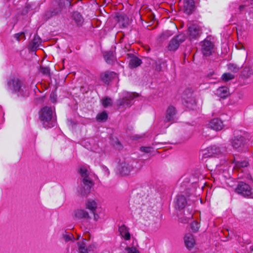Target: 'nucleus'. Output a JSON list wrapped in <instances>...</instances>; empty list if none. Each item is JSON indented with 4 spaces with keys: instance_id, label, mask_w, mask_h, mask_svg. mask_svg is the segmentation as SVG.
<instances>
[{
    "instance_id": "1",
    "label": "nucleus",
    "mask_w": 253,
    "mask_h": 253,
    "mask_svg": "<svg viewBox=\"0 0 253 253\" xmlns=\"http://www.w3.org/2000/svg\"><path fill=\"white\" fill-rule=\"evenodd\" d=\"M8 89L13 93H18V95L27 96L29 94L28 88L24 83L16 77H12L7 80Z\"/></svg>"
},
{
    "instance_id": "2",
    "label": "nucleus",
    "mask_w": 253,
    "mask_h": 253,
    "mask_svg": "<svg viewBox=\"0 0 253 253\" xmlns=\"http://www.w3.org/2000/svg\"><path fill=\"white\" fill-rule=\"evenodd\" d=\"M39 118L44 128H51L56 125V120L51 107L45 106L39 112Z\"/></svg>"
},
{
    "instance_id": "3",
    "label": "nucleus",
    "mask_w": 253,
    "mask_h": 253,
    "mask_svg": "<svg viewBox=\"0 0 253 253\" xmlns=\"http://www.w3.org/2000/svg\"><path fill=\"white\" fill-rule=\"evenodd\" d=\"M78 172L81 176V182L84 188L86 189L92 188L94 185V180L96 179V176L94 174L90 173L86 167L84 166L80 167Z\"/></svg>"
},
{
    "instance_id": "4",
    "label": "nucleus",
    "mask_w": 253,
    "mask_h": 253,
    "mask_svg": "<svg viewBox=\"0 0 253 253\" xmlns=\"http://www.w3.org/2000/svg\"><path fill=\"white\" fill-rule=\"evenodd\" d=\"M80 194L82 197L87 198L85 203L86 208L94 213L97 208L98 205L94 200L91 199L92 194L91 193L90 191H81Z\"/></svg>"
},
{
    "instance_id": "5",
    "label": "nucleus",
    "mask_w": 253,
    "mask_h": 253,
    "mask_svg": "<svg viewBox=\"0 0 253 253\" xmlns=\"http://www.w3.org/2000/svg\"><path fill=\"white\" fill-rule=\"evenodd\" d=\"M186 40V37L184 34H181L174 37L169 42L168 49L169 51H175L179 47L180 43Z\"/></svg>"
},
{
    "instance_id": "6",
    "label": "nucleus",
    "mask_w": 253,
    "mask_h": 253,
    "mask_svg": "<svg viewBox=\"0 0 253 253\" xmlns=\"http://www.w3.org/2000/svg\"><path fill=\"white\" fill-rule=\"evenodd\" d=\"M137 96L135 93H128L122 98L117 100V105L119 107H130L133 99Z\"/></svg>"
},
{
    "instance_id": "7",
    "label": "nucleus",
    "mask_w": 253,
    "mask_h": 253,
    "mask_svg": "<svg viewBox=\"0 0 253 253\" xmlns=\"http://www.w3.org/2000/svg\"><path fill=\"white\" fill-rule=\"evenodd\" d=\"M246 141L243 136L237 135L231 139V144L234 149L240 150L244 147Z\"/></svg>"
},
{
    "instance_id": "8",
    "label": "nucleus",
    "mask_w": 253,
    "mask_h": 253,
    "mask_svg": "<svg viewBox=\"0 0 253 253\" xmlns=\"http://www.w3.org/2000/svg\"><path fill=\"white\" fill-rule=\"evenodd\" d=\"M213 50V43L209 40H205L202 44V51L205 56L210 55Z\"/></svg>"
},
{
    "instance_id": "9",
    "label": "nucleus",
    "mask_w": 253,
    "mask_h": 253,
    "mask_svg": "<svg viewBox=\"0 0 253 253\" xmlns=\"http://www.w3.org/2000/svg\"><path fill=\"white\" fill-rule=\"evenodd\" d=\"M176 112V110L174 106L172 105L169 106L166 111V121L171 123L174 122Z\"/></svg>"
},
{
    "instance_id": "10",
    "label": "nucleus",
    "mask_w": 253,
    "mask_h": 253,
    "mask_svg": "<svg viewBox=\"0 0 253 253\" xmlns=\"http://www.w3.org/2000/svg\"><path fill=\"white\" fill-rule=\"evenodd\" d=\"M101 80L105 84H108L109 83L116 77V74L112 71H106L100 74Z\"/></svg>"
},
{
    "instance_id": "11",
    "label": "nucleus",
    "mask_w": 253,
    "mask_h": 253,
    "mask_svg": "<svg viewBox=\"0 0 253 253\" xmlns=\"http://www.w3.org/2000/svg\"><path fill=\"white\" fill-rule=\"evenodd\" d=\"M175 207L179 209H183L187 204L186 199L182 193L177 195L175 201Z\"/></svg>"
},
{
    "instance_id": "12",
    "label": "nucleus",
    "mask_w": 253,
    "mask_h": 253,
    "mask_svg": "<svg viewBox=\"0 0 253 253\" xmlns=\"http://www.w3.org/2000/svg\"><path fill=\"white\" fill-rule=\"evenodd\" d=\"M209 126L212 129L219 131L222 129L223 124L222 121L218 118H214L211 121Z\"/></svg>"
},
{
    "instance_id": "13",
    "label": "nucleus",
    "mask_w": 253,
    "mask_h": 253,
    "mask_svg": "<svg viewBox=\"0 0 253 253\" xmlns=\"http://www.w3.org/2000/svg\"><path fill=\"white\" fill-rule=\"evenodd\" d=\"M195 9V1L194 0H185L184 1V12L188 14H191Z\"/></svg>"
},
{
    "instance_id": "14",
    "label": "nucleus",
    "mask_w": 253,
    "mask_h": 253,
    "mask_svg": "<svg viewBox=\"0 0 253 253\" xmlns=\"http://www.w3.org/2000/svg\"><path fill=\"white\" fill-rule=\"evenodd\" d=\"M200 28L196 25H192L188 28V32L191 39H196L200 36Z\"/></svg>"
},
{
    "instance_id": "15",
    "label": "nucleus",
    "mask_w": 253,
    "mask_h": 253,
    "mask_svg": "<svg viewBox=\"0 0 253 253\" xmlns=\"http://www.w3.org/2000/svg\"><path fill=\"white\" fill-rule=\"evenodd\" d=\"M184 243L186 248L191 250L195 244V240L193 235L190 233L186 234L184 237Z\"/></svg>"
},
{
    "instance_id": "16",
    "label": "nucleus",
    "mask_w": 253,
    "mask_h": 253,
    "mask_svg": "<svg viewBox=\"0 0 253 253\" xmlns=\"http://www.w3.org/2000/svg\"><path fill=\"white\" fill-rule=\"evenodd\" d=\"M132 169V166L126 163H122L119 168L120 172L122 175H126L128 174Z\"/></svg>"
},
{
    "instance_id": "17",
    "label": "nucleus",
    "mask_w": 253,
    "mask_h": 253,
    "mask_svg": "<svg viewBox=\"0 0 253 253\" xmlns=\"http://www.w3.org/2000/svg\"><path fill=\"white\" fill-rule=\"evenodd\" d=\"M119 231L120 235L125 240H129L130 239V234L129 231V228L126 225H122L119 227Z\"/></svg>"
},
{
    "instance_id": "18",
    "label": "nucleus",
    "mask_w": 253,
    "mask_h": 253,
    "mask_svg": "<svg viewBox=\"0 0 253 253\" xmlns=\"http://www.w3.org/2000/svg\"><path fill=\"white\" fill-rule=\"evenodd\" d=\"M142 60L134 55H130V60L129 61V67L131 69L137 67L142 64Z\"/></svg>"
},
{
    "instance_id": "19",
    "label": "nucleus",
    "mask_w": 253,
    "mask_h": 253,
    "mask_svg": "<svg viewBox=\"0 0 253 253\" xmlns=\"http://www.w3.org/2000/svg\"><path fill=\"white\" fill-rule=\"evenodd\" d=\"M253 75V69L249 66H245L243 69L240 77L243 80L250 78Z\"/></svg>"
},
{
    "instance_id": "20",
    "label": "nucleus",
    "mask_w": 253,
    "mask_h": 253,
    "mask_svg": "<svg viewBox=\"0 0 253 253\" xmlns=\"http://www.w3.org/2000/svg\"><path fill=\"white\" fill-rule=\"evenodd\" d=\"M72 19L74 21L77 26L80 27L82 26L84 19L82 15L78 12H74L72 15Z\"/></svg>"
},
{
    "instance_id": "21",
    "label": "nucleus",
    "mask_w": 253,
    "mask_h": 253,
    "mask_svg": "<svg viewBox=\"0 0 253 253\" xmlns=\"http://www.w3.org/2000/svg\"><path fill=\"white\" fill-rule=\"evenodd\" d=\"M104 58L105 61L109 64H113L115 60L116 57L112 51H106L104 53Z\"/></svg>"
},
{
    "instance_id": "22",
    "label": "nucleus",
    "mask_w": 253,
    "mask_h": 253,
    "mask_svg": "<svg viewBox=\"0 0 253 253\" xmlns=\"http://www.w3.org/2000/svg\"><path fill=\"white\" fill-rule=\"evenodd\" d=\"M207 151L209 153L208 156L217 155L220 154L221 152V148L218 146L215 145L208 147Z\"/></svg>"
},
{
    "instance_id": "23",
    "label": "nucleus",
    "mask_w": 253,
    "mask_h": 253,
    "mask_svg": "<svg viewBox=\"0 0 253 253\" xmlns=\"http://www.w3.org/2000/svg\"><path fill=\"white\" fill-rule=\"evenodd\" d=\"M75 216L78 219H89L90 218L88 213L84 210H77L75 211Z\"/></svg>"
},
{
    "instance_id": "24",
    "label": "nucleus",
    "mask_w": 253,
    "mask_h": 253,
    "mask_svg": "<svg viewBox=\"0 0 253 253\" xmlns=\"http://www.w3.org/2000/svg\"><path fill=\"white\" fill-rule=\"evenodd\" d=\"M41 42V39L39 37L35 36L32 41L30 43L29 48L33 51H35L38 47Z\"/></svg>"
},
{
    "instance_id": "25",
    "label": "nucleus",
    "mask_w": 253,
    "mask_h": 253,
    "mask_svg": "<svg viewBox=\"0 0 253 253\" xmlns=\"http://www.w3.org/2000/svg\"><path fill=\"white\" fill-rule=\"evenodd\" d=\"M216 94L221 98H225L229 94V89L225 86L219 87L216 90Z\"/></svg>"
},
{
    "instance_id": "26",
    "label": "nucleus",
    "mask_w": 253,
    "mask_h": 253,
    "mask_svg": "<svg viewBox=\"0 0 253 253\" xmlns=\"http://www.w3.org/2000/svg\"><path fill=\"white\" fill-rule=\"evenodd\" d=\"M86 241L85 239H83L82 242H78V253H88L85 244Z\"/></svg>"
},
{
    "instance_id": "27",
    "label": "nucleus",
    "mask_w": 253,
    "mask_h": 253,
    "mask_svg": "<svg viewBox=\"0 0 253 253\" xmlns=\"http://www.w3.org/2000/svg\"><path fill=\"white\" fill-rule=\"evenodd\" d=\"M185 105L188 108L193 109L196 106V101L194 98L192 97H188L187 99L184 98Z\"/></svg>"
},
{
    "instance_id": "28",
    "label": "nucleus",
    "mask_w": 253,
    "mask_h": 253,
    "mask_svg": "<svg viewBox=\"0 0 253 253\" xmlns=\"http://www.w3.org/2000/svg\"><path fill=\"white\" fill-rule=\"evenodd\" d=\"M239 195L244 198L253 199V191H235Z\"/></svg>"
},
{
    "instance_id": "29",
    "label": "nucleus",
    "mask_w": 253,
    "mask_h": 253,
    "mask_svg": "<svg viewBox=\"0 0 253 253\" xmlns=\"http://www.w3.org/2000/svg\"><path fill=\"white\" fill-rule=\"evenodd\" d=\"M102 104L104 108L112 106L113 104L112 100L111 98L105 97L102 99Z\"/></svg>"
},
{
    "instance_id": "30",
    "label": "nucleus",
    "mask_w": 253,
    "mask_h": 253,
    "mask_svg": "<svg viewBox=\"0 0 253 253\" xmlns=\"http://www.w3.org/2000/svg\"><path fill=\"white\" fill-rule=\"evenodd\" d=\"M250 188V186L248 184H246V183L242 182V181H239L238 182V184L237 185V187L236 188H235L234 190H249Z\"/></svg>"
},
{
    "instance_id": "31",
    "label": "nucleus",
    "mask_w": 253,
    "mask_h": 253,
    "mask_svg": "<svg viewBox=\"0 0 253 253\" xmlns=\"http://www.w3.org/2000/svg\"><path fill=\"white\" fill-rule=\"evenodd\" d=\"M108 114L105 111L98 114L96 116V120L100 122H105L107 120Z\"/></svg>"
},
{
    "instance_id": "32",
    "label": "nucleus",
    "mask_w": 253,
    "mask_h": 253,
    "mask_svg": "<svg viewBox=\"0 0 253 253\" xmlns=\"http://www.w3.org/2000/svg\"><path fill=\"white\" fill-rule=\"evenodd\" d=\"M227 66L228 70L234 73L238 72L240 69L239 66L233 63H229L227 65Z\"/></svg>"
},
{
    "instance_id": "33",
    "label": "nucleus",
    "mask_w": 253,
    "mask_h": 253,
    "mask_svg": "<svg viewBox=\"0 0 253 253\" xmlns=\"http://www.w3.org/2000/svg\"><path fill=\"white\" fill-rule=\"evenodd\" d=\"M234 78V76L229 73H226L222 76V80L225 82H227Z\"/></svg>"
},
{
    "instance_id": "34",
    "label": "nucleus",
    "mask_w": 253,
    "mask_h": 253,
    "mask_svg": "<svg viewBox=\"0 0 253 253\" xmlns=\"http://www.w3.org/2000/svg\"><path fill=\"white\" fill-rule=\"evenodd\" d=\"M40 71L43 75H45L47 76H50V69L47 67L41 66L40 67Z\"/></svg>"
},
{
    "instance_id": "35",
    "label": "nucleus",
    "mask_w": 253,
    "mask_h": 253,
    "mask_svg": "<svg viewBox=\"0 0 253 253\" xmlns=\"http://www.w3.org/2000/svg\"><path fill=\"white\" fill-rule=\"evenodd\" d=\"M14 37L16 39L17 41H20L21 40H25L26 39L25 33L23 32L14 34Z\"/></svg>"
},
{
    "instance_id": "36",
    "label": "nucleus",
    "mask_w": 253,
    "mask_h": 253,
    "mask_svg": "<svg viewBox=\"0 0 253 253\" xmlns=\"http://www.w3.org/2000/svg\"><path fill=\"white\" fill-rule=\"evenodd\" d=\"M248 163L246 161L237 162L235 164V167L237 169L246 167L248 166Z\"/></svg>"
},
{
    "instance_id": "37",
    "label": "nucleus",
    "mask_w": 253,
    "mask_h": 253,
    "mask_svg": "<svg viewBox=\"0 0 253 253\" xmlns=\"http://www.w3.org/2000/svg\"><path fill=\"white\" fill-rule=\"evenodd\" d=\"M125 251L126 253H139V251L135 247H126Z\"/></svg>"
},
{
    "instance_id": "38",
    "label": "nucleus",
    "mask_w": 253,
    "mask_h": 253,
    "mask_svg": "<svg viewBox=\"0 0 253 253\" xmlns=\"http://www.w3.org/2000/svg\"><path fill=\"white\" fill-rule=\"evenodd\" d=\"M191 228L194 232H196L199 228V224L196 221H193L191 224Z\"/></svg>"
},
{
    "instance_id": "39",
    "label": "nucleus",
    "mask_w": 253,
    "mask_h": 253,
    "mask_svg": "<svg viewBox=\"0 0 253 253\" xmlns=\"http://www.w3.org/2000/svg\"><path fill=\"white\" fill-rule=\"evenodd\" d=\"M63 238L66 242H68L72 240L74 238L73 235L72 234H64L63 235Z\"/></svg>"
},
{
    "instance_id": "40",
    "label": "nucleus",
    "mask_w": 253,
    "mask_h": 253,
    "mask_svg": "<svg viewBox=\"0 0 253 253\" xmlns=\"http://www.w3.org/2000/svg\"><path fill=\"white\" fill-rule=\"evenodd\" d=\"M150 147H140V150L142 152L145 153H149L150 152Z\"/></svg>"
},
{
    "instance_id": "41",
    "label": "nucleus",
    "mask_w": 253,
    "mask_h": 253,
    "mask_svg": "<svg viewBox=\"0 0 253 253\" xmlns=\"http://www.w3.org/2000/svg\"><path fill=\"white\" fill-rule=\"evenodd\" d=\"M50 99L52 102L55 103L56 100V96L54 93H51L50 95Z\"/></svg>"
},
{
    "instance_id": "42",
    "label": "nucleus",
    "mask_w": 253,
    "mask_h": 253,
    "mask_svg": "<svg viewBox=\"0 0 253 253\" xmlns=\"http://www.w3.org/2000/svg\"><path fill=\"white\" fill-rule=\"evenodd\" d=\"M95 248V245L94 244H90L89 246H87V249L88 252L91 251H93Z\"/></svg>"
},
{
    "instance_id": "43",
    "label": "nucleus",
    "mask_w": 253,
    "mask_h": 253,
    "mask_svg": "<svg viewBox=\"0 0 253 253\" xmlns=\"http://www.w3.org/2000/svg\"><path fill=\"white\" fill-rule=\"evenodd\" d=\"M93 213L94 215V220L95 221H97L100 218L99 215L98 214L96 213L95 211H94V213Z\"/></svg>"
},
{
    "instance_id": "44",
    "label": "nucleus",
    "mask_w": 253,
    "mask_h": 253,
    "mask_svg": "<svg viewBox=\"0 0 253 253\" xmlns=\"http://www.w3.org/2000/svg\"><path fill=\"white\" fill-rule=\"evenodd\" d=\"M245 8V5H240V6L239 7V10H240V12H241L243 11Z\"/></svg>"
},
{
    "instance_id": "45",
    "label": "nucleus",
    "mask_w": 253,
    "mask_h": 253,
    "mask_svg": "<svg viewBox=\"0 0 253 253\" xmlns=\"http://www.w3.org/2000/svg\"><path fill=\"white\" fill-rule=\"evenodd\" d=\"M200 175V173L199 171H198L196 173L195 175L192 176L193 178L195 177L196 179H198Z\"/></svg>"
},
{
    "instance_id": "46",
    "label": "nucleus",
    "mask_w": 253,
    "mask_h": 253,
    "mask_svg": "<svg viewBox=\"0 0 253 253\" xmlns=\"http://www.w3.org/2000/svg\"><path fill=\"white\" fill-rule=\"evenodd\" d=\"M206 186H207L208 188H211L209 184H207V183H205V186H202L201 188L202 190H204V188H206Z\"/></svg>"
},
{
    "instance_id": "47",
    "label": "nucleus",
    "mask_w": 253,
    "mask_h": 253,
    "mask_svg": "<svg viewBox=\"0 0 253 253\" xmlns=\"http://www.w3.org/2000/svg\"><path fill=\"white\" fill-rule=\"evenodd\" d=\"M193 183H195V184H196V180H193Z\"/></svg>"
},
{
    "instance_id": "48",
    "label": "nucleus",
    "mask_w": 253,
    "mask_h": 253,
    "mask_svg": "<svg viewBox=\"0 0 253 253\" xmlns=\"http://www.w3.org/2000/svg\"><path fill=\"white\" fill-rule=\"evenodd\" d=\"M57 14V12H54L53 14Z\"/></svg>"
},
{
    "instance_id": "49",
    "label": "nucleus",
    "mask_w": 253,
    "mask_h": 253,
    "mask_svg": "<svg viewBox=\"0 0 253 253\" xmlns=\"http://www.w3.org/2000/svg\"><path fill=\"white\" fill-rule=\"evenodd\" d=\"M148 51H149V50H150V48H149V47L148 48Z\"/></svg>"
},
{
    "instance_id": "50",
    "label": "nucleus",
    "mask_w": 253,
    "mask_h": 253,
    "mask_svg": "<svg viewBox=\"0 0 253 253\" xmlns=\"http://www.w3.org/2000/svg\"><path fill=\"white\" fill-rule=\"evenodd\" d=\"M251 1H252V3H253V0H251Z\"/></svg>"
},
{
    "instance_id": "51",
    "label": "nucleus",
    "mask_w": 253,
    "mask_h": 253,
    "mask_svg": "<svg viewBox=\"0 0 253 253\" xmlns=\"http://www.w3.org/2000/svg\"><path fill=\"white\" fill-rule=\"evenodd\" d=\"M252 251L253 252V249H252Z\"/></svg>"
}]
</instances>
